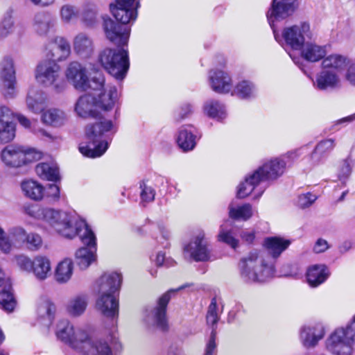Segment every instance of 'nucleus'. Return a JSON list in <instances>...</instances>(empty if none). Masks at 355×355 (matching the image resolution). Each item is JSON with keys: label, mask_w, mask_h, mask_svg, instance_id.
I'll return each mask as SVG.
<instances>
[{"label": "nucleus", "mask_w": 355, "mask_h": 355, "mask_svg": "<svg viewBox=\"0 0 355 355\" xmlns=\"http://www.w3.org/2000/svg\"><path fill=\"white\" fill-rule=\"evenodd\" d=\"M96 306L104 316L112 320L105 326L106 337H96L89 329L75 327L67 320L58 322L56 336L78 355H120L123 346L117 337L119 300L115 295H98Z\"/></svg>", "instance_id": "nucleus-1"}, {"label": "nucleus", "mask_w": 355, "mask_h": 355, "mask_svg": "<svg viewBox=\"0 0 355 355\" xmlns=\"http://www.w3.org/2000/svg\"><path fill=\"white\" fill-rule=\"evenodd\" d=\"M116 127L110 120L104 119L89 123L85 127L87 142L79 147L85 156L95 158L101 157L108 148Z\"/></svg>", "instance_id": "nucleus-2"}, {"label": "nucleus", "mask_w": 355, "mask_h": 355, "mask_svg": "<svg viewBox=\"0 0 355 355\" xmlns=\"http://www.w3.org/2000/svg\"><path fill=\"white\" fill-rule=\"evenodd\" d=\"M241 277L246 282H264L275 272L273 263H269L258 250H252L239 262Z\"/></svg>", "instance_id": "nucleus-3"}, {"label": "nucleus", "mask_w": 355, "mask_h": 355, "mask_svg": "<svg viewBox=\"0 0 355 355\" xmlns=\"http://www.w3.org/2000/svg\"><path fill=\"white\" fill-rule=\"evenodd\" d=\"M45 224L59 234L69 239L89 227L85 220L78 219L74 214L51 208L47 211Z\"/></svg>", "instance_id": "nucleus-4"}, {"label": "nucleus", "mask_w": 355, "mask_h": 355, "mask_svg": "<svg viewBox=\"0 0 355 355\" xmlns=\"http://www.w3.org/2000/svg\"><path fill=\"white\" fill-rule=\"evenodd\" d=\"M65 76L68 81L80 91H86L89 89L98 90L103 87L105 82L103 72L96 69H93V75L89 79L86 67L78 62L69 63Z\"/></svg>", "instance_id": "nucleus-5"}, {"label": "nucleus", "mask_w": 355, "mask_h": 355, "mask_svg": "<svg viewBox=\"0 0 355 355\" xmlns=\"http://www.w3.org/2000/svg\"><path fill=\"white\" fill-rule=\"evenodd\" d=\"M327 349L334 355H353L355 316L345 327L337 328L326 340Z\"/></svg>", "instance_id": "nucleus-6"}, {"label": "nucleus", "mask_w": 355, "mask_h": 355, "mask_svg": "<svg viewBox=\"0 0 355 355\" xmlns=\"http://www.w3.org/2000/svg\"><path fill=\"white\" fill-rule=\"evenodd\" d=\"M105 49L98 55L102 67L117 80H123L129 69L128 51L124 47Z\"/></svg>", "instance_id": "nucleus-7"}, {"label": "nucleus", "mask_w": 355, "mask_h": 355, "mask_svg": "<svg viewBox=\"0 0 355 355\" xmlns=\"http://www.w3.org/2000/svg\"><path fill=\"white\" fill-rule=\"evenodd\" d=\"M272 29L274 37L279 43L284 42L293 50H300L307 40H311L313 37L310 24L305 21L285 28L281 35L275 27Z\"/></svg>", "instance_id": "nucleus-8"}, {"label": "nucleus", "mask_w": 355, "mask_h": 355, "mask_svg": "<svg viewBox=\"0 0 355 355\" xmlns=\"http://www.w3.org/2000/svg\"><path fill=\"white\" fill-rule=\"evenodd\" d=\"M35 79L45 87H51L56 92H61L66 87V83L60 74V67L54 61L41 62L35 69Z\"/></svg>", "instance_id": "nucleus-9"}, {"label": "nucleus", "mask_w": 355, "mask_h": 355, "mask_svg": "<svg viewBox=\"0 0 355 355\" xmlns=\"http://www.w3.org/2000/svg\"><path fill=\"white\" fill-rule=\"evenodd\" d=\"M185 287L186 286H182L176 289L168 291L158 299L157 304L154 308L146 310L144 321L150 329H159L162 331L166 329V310L171 300V294Z\"/></svg>", "instance_id": "nucleus-10"}, {"label": "nucleus", "mask_w": 355, "mask_h": 355, "mask_svg": "<svg viewBox=\"0 0 355 355\" xmlns=\"http://www.w3.org/2000/svg\"><path fill=\"white\" fill-rule=\"evenodd\" d=\"M78 236L85 246L76 252L75 259L79 268L85 270L96 259V238L90 227Z\"/></svg>", "instance_id": "nucleus-11"}, {"label": "nucleus", "mask_w": 355, "mask_h": 355, "mask_svg": "<svg viewBox=\"0 0 355 355\" xmlns=\"http://www.w3.org/2000/svg\"><path fill=\"white\" fill-rule=\"evenodd\" d=\"M129 23L118 21L115 18H104L103 29L106 38L118 47L126 46L130 34V28L127 25Z\"/></svg>", "instance_id": "nucleus-12"}, {"label": "nucleus", "mask_w": 355, "mask_h": 355, "mask_svg": "<svg viewBox=\"0 0 355 355\" xmlns=\"http://www.w3.org/2000/svg\"><path fill=\"white\" fill-rule=\"evenodd\" d=\"M286 163L280 158H274L265 162L254 171V178L261 182L274 181L281 177L286 170Z\"/></svg>", "instance_id": "nucleus-13"}, {"label": "nucleus", "mask_w": 355, "mask_h": 355, "mask_svg": "<svg viewBox=\"0 0 355 355\" xmlns=\"http://www.w3.org/2000/svg\"><path fill=\"white\" fill-rule=\"evenodd\" d=\"M184 249L196 261H206L210 259V250L203 231L198 232Z\"/></svg>", "instance_id": "nucleus-14"}, {"label": "nucleus", "mask_w": 355, "mask_h": 355, "mask_svg": "<svg viewBox=\"0 0 355 355\" xmlns=\"http://www.w3.org/2000/svg\"><path fill=\"white\" fill-rule=\"evenodd\" d=\"M297 8V0H273L271 8L267 13L270 27L274 28L276 21L284 19L291 16Z\"/></svg>", "instance_id": "nucleus-15"}, {"label": "nucleus", "mask_w": 355, "mask_h": 355, "mask_svg": "<svg viewBox=\"0 0 355 355\" xmlns=\"http://www.w3.org/2000/svg\"><path fill=\"white\" fill-rule=\"evenodd\" d=\"M121 282V274L105 272L94 283V291L97 295H115L119 291Z\"/></svg>", "instance_id": "nucleus-16"}, {"label": "nucleus", "mask_w": 355, "mask_h": 355, "mask_svg": "<svg viewBox=\"0 0 355 355\" xmlns=\"http://www.w3.org/2000/svg\"><path fill=\"white\" fill-rule=\"evenodd\" d=\"M116 5L111 6V12L116 20L122 22H133L137 17L139 2L135 0H116Z\"/></svg>", "instance_id": "nucleus-17"}, {"label": "nucleus", "mask_w": 355, "mask_h": 355, "mask_svg": "<svg viewBox=\"0 0 355 355\" xmlns=\"http://www.w3.org/2000/svg\"><path fill=\"white\" fill-rule=\"evenodd\" d=\"M0 78L3 82V94L12 98L15 94V71L13 60L10 57H5L0 63Z\"/></svg>", "instance_id": "nucleus-18"}, {"label": "nucleus", "mask_w": 355, "mask_h": 355, "mask_svg": "<svg viewBox=\"0 0 355 355\" xmlns=\"http://www.w3.org/2000/svg\"><path fill=\"white\" fill-rule=\"evenodd\" d=\"M95 91L98 92L94 96L97 109L104 112L112 110L118 98L116 87L112 85H107L105 87L104 83L102 88Z\"/></svg>", "instance_id": "nucleus-19"}, {"label": "nucleus", "mask_w": 355, "mask_h": 355, "mask_svg": "<svg viewBox=\"0 0 355 355\" xmlns=\"http://www.w3.org/2000/svg\"><path fill=\"white\" fill-rule=\"evenodd\" d=\"M324 336V330L320 324L304 326L300 330V340L306 348L315 347Z\"/></svg>", "instance_id": "nucleus-20"}, {"label": "nucleus", "mask_w": 355, "mask_h": 355, "mask_svg": "<svg viewBox=\"0 0 355 355\" xmlns=\"http://www.w3.org/2000/svg\"><path fill=\"white\" fill-rule=\"evenodd\" d=\"M11 110L5 105L0 106V143L12 141L15 136V124L10 121Z\"/></svg>", "instance_id": "nucleus-21"}, {"label": "nucleus", "mask_w": 355, "mask_h": 355, "mask_svg": "<svg viewBox=\"0 0 355 355\" xmlns=\"http://www.w3.org/2000/svg\"><path fill=\"white\" fill-rule=\"evenodd\" d=\"M46 94L36 86H31L28 89L26 104L27 109L35 114L42 112L46 106Z\"/></svg>", "instance_id": "nucleus-22"}, {"label": "nucleus", "mask_w": 355, "mask_h": 355, "mask_svg": "<svg viewBox=\"0 0 355 355\" xmlns=\"http://www.w3.org/2000/svg\"><path fill=\"white\" fill-rule=\"evenodd\" d=\"M341 85L338 74L332 70L324 69L317 74L313 86L319 90H327L338 88Z\"/></svg>", "instance_id": "nucleus-23"}, {"label": "nucleus", "mask_w": 355, "mask_h": 355, "mask_svg": "<svg viewBox=\"0 0 355 355\" xmlns=\"http://www.w3.org/2000/svg\"><path fill=\"white\" fill-rule=\"evenodd\" d=\"M209 84L213 91L218 94L228 93L232 88L231 78L221 70L209 72Z\"/></svg>", "instance_id": "nucleus-24"}, {"label": "nucleus", "mask_w": 355, "mask_h": 355, "mask_svg": "<svg viewBox=\"0 0 355 355\" xmlns=\"http://www.w3.org/2000/svg\"><path fill=\"white\" fill-rule=\"evenodd\" d=\"M73 49L80 58H88L94 52L93 40L89 35L85 33H80L73 38Z\"/></svg>", "instance_id": "nucleus-25"}, {"label": "nucleus", "mask_w": 355, "mask_h": 355, "mask_svg": "<svg viewBox=\"0 0 355 355\" xmlns=\"http://www.w3.org/2000/svg\"><path fill=\"white\" fill-rule=\"evenodd\" d=\"M1 155L3 162L7 166L17 168L24 165L22 146H8L2 150Z\"/></svg>", "instance_id": "nucleus-26"}, {"label": "nucleus", "mask_w": 355, "mask_h": 355, "mask_svg": "<svg viewBox=\"0 0 355 355\" xmlns=\"http://www.w3.org/2000/svg\"><path fill=\"white\" fill-rule=\"evenodd\" d=\"M97 110L94 96L90 94L81 96L78 99L75 106L76 113L83 118L96 117Z\"/></svg>", "instance_id": "nucleus-27"}, {"label": "nucleus", "mask_w": 355, "mask_h": 355, "mask_svg": "<svg viewBox=\"0 0 355 355\" xmlns=\"http://www.w3.org/2000/svg\"><path fill=\"white\" fill-rule=\"evenodd\" d=\"M71 53V46L69 42L61 37L55 39L51 44L49 56L51 61H62L66 60Z\"/></svg>", "instance_id": "nucleus-28"}, {"label": "nucleus", "mask_w": 355, "mask_h": 355, "mask_svg": "<svg viewBox=\"0 0 355 355\" xmlns=\"http://www.w3.org/2000/svg\"><path fill=\"white\" fill-rule=\"evenodd\" d=\"M26 230L21 227H13L5 234L4 243L9 245L7 250H1L3 253H10L13 248H20L25 242Z\"/></svg>", "instance_id": "nucleus-29"}, {"label": "nucleus", "mask_w": 355, "mask_h": 355, "mask_svg": "<svg viewBox=\"0 0 355 355\" xmlns=\"http://www.w3.org/2000/svg\"><path fill=\"white\" fill-rule=\"evenodd\" d=\"M196 137L193 127L190 125H184L178 131L177 143L184 151H189L193 150L196 146Z\"/></svg>", "instance_id": "nucleus-30"}, {"label": "nucleus", "mask_w": 355, "mask_h": 355, "mask_svg": "<svg viewBox=\"0 0 355 355\" xmlns=\"http://www.w3.org/2000/svg\"><path fill=\"white\" fill-rule=\"evenodd\" d=\"M302 57L309 62H317L326 55L324 46L307 40L300 49Z\"/></svg>", "instance_id": "nucleus-31"}, {"label": "nucleus", "mask_w": 355, "mask_h": 355, "mask_svg": "<svg viewBox=\"0 0 355 355\" xmlns=\"http://www.w3.org/2000/svg\"><path fill=\"white\" fill-rule=\"evenodd\" d=\"M329 270L324 265H314L309 268L306 279L311 287H317L328 278Z\"/></svg>", "instance_id": "nucleus-32"}, {"label": "nucleus", "mask_w": 355, "mask_h": 355, "mask_svg": "<svg viewBox=\"0 0 355 355\" xmlns=\"http://www.w3.org/2000/svg\"><path fill=\"white\" fill-rule=\"evenodd\" d=\"M89 297L86 294H79L69 301L67 305V311L72 317L82 315L88 305Z\"/></svg>", "instance_id": "nucleus-33"}, {"label": "nucleus", "mask_w": 355, "mask_h": 355, "mask_svg": "<svg viewBox=\"0 0 355 355\" xmlns=\"http://www.w3.org/2000/svg\"><path fill=\"white\" fill-rule=\"evenodd\" d=\"M73 271V262L65 258L60 261L55 270L54 278L60 284L67 283L71 278Z\"/></svg>", "instance_id": "nucleus-34"}, {"label": "nucleus", "mask_w": 355, "mask_h": 355, "mask_svg": "<svg viewBox=\"0 0 355 355\" xmlns=\"http://www.w3.org/2000/svg\"><path fill=\"white\" fill-rule=\"evenodd\" d=\"M21 188L27 198L35 201L42 200L44 196V187L38 182L33 180L23 181Z\"/></svg>", "instance_id": "nucleus-35"}, {"label": "nucleus", "mask_w": 355, "mask_h": 355, "mask_svg": "<svg viewBox=\"0 0 355 355\" xmlns=\"http://www.w3.org/2000/svg\"><path fill=\"white\" fill-rule=\"evenodd\" d=\"M289 240L280 237H268L264 241V246L273 258L278 257L290 245Z\"/></svg>", "instance_id": "nucleus-36"}, {"label": "nucleus", "mask_w": 355, "mask_h": 355, "mask_svg": "<svg viewBox=\"0 0 355 355\" xmlns=\"http://www.w3.org/2000/svg\"><path fill=\"white\" fill-rule=\"evenodd\" d=\"M66 114L60 110L51 108L43 111L41 120L43 123L53 127H60L66 121Z\"/></svg>", "instance_id": "nucleus-37"}, {"label": "nucleus", "mask_w": 355, "mask_h": 355, "mask_svg": "<svg viewBox=\"0 0 355 355\" xmlns=\"http://www.w3.org/2000/svg\"><path fill=\"white\" fill-rule=\"evenodd\" d=\"M51 266L49 259L45 257L37 256L33 259L31 272L39 280L46 279L51 274Z\"/></svg>", "instance_id": "nucleus-38"}, {"label": "nucleus", "mask_w": 355, "mask_h": 355, "mask_svg": "<svg viewBox=\"0 0 355 355\" xmlns=\"http://www.w3.org/2000/svg\"><path fill=\"white\" fill-rule=\"evenodd\" d=\"M54 26V20L46 12H39L35 15L33 21L35 31L40 35H46Z\"/></svg>", "instance_id": "nucleus-39"}, {"label": "nucleus", "mask_w": 355, "mask_h": 355, "mask_svg": "<svg viewBox=\"0 0 355 355\" xmlns=\"http://www.w3.org/2000/svg\"><path fill=\"white\" fill-rule=\"evenodd\" d=\"M205 113L210 118L222 121L226 117L225 105L216 100H208L203 106Z\"/></svg>", "instance_id": "nucleus-40"}, {"label": "nucleus", "mask_w": 355, "mask_h": 355, "mask_svg": "<svg viewBox=\"0 0 355 355\" xmlns=\"http://www.w3.org/2000/svg\"><path fill=\"white\" fill-rule=\"evenodd\" d=\"M35 171L37 175L43 180L57 181L60 178L58 168L53 163H40L36 166Z\"/></svg>", "instance_id": "nucleus-41"}, {"label": "nucleus", "mask_w": 355, "mask_h": 355, "mask_svg": "<svg viewBox=\"0 0 355 355\" xmlns=\"http://www.w3.org/2000/svg\"><path fill=\"white\" fill-rule=\"evenodd\" d=\"M223 302L220 297H214L211 300V302L207 309V322L212 325V329L217 324L220 318V314L223 312Z\"/></svg>", "instance_id": "nucleus-42"}, {"label": "nucleus", "mask_w": 355, "mask_h": 355, "mask_svg": "<svg viewBox=\"0 0 355 355\" xmlns=\"http://www.w3.org/2000/svg\"><path fill=\"white\" fill-rule=\"evenodd\" d=\"M19 123L24 128H31V131L42 139L46 141H54L56 139L55 136L52 135L50 132H47L42 128L39 127L36 124H31V121L22 114H18L17 116Z\"/></svg>", "instance_id": "nucleus-43"}, {"label": "nucleus", "mask_w": 355, "mask_h": 355, "mask_svg": "<svg viewBox=\"0 0 355 355\" xmlns=\"http://www.w3.org/2000/svg\"><path fill=\"white\" fill-rule=\"evenodd\" d=\"M349 60L344 55L332 54L325 58L322 62L324 69L329 70H343L347 67Z\"/></svg>", "instance_id": "nucleus-44"}, {"label": "nucleus", "mask_w": 355, "mask_h": 355, "mask_svg": "<svg viewBox=\"0 0 355 355\" xmlns=\"http://www.w3.org/2000/svg\"><path fill=\"white\" fill-rule=\"evenodd\" d=\"M54 312L55 306L47 300L40 303L37 310L39 319L41 320L42 324L46 326L51 324Z\"/></svg>", "instance_id": "nucleus-45"}, {"label": "nucleus", "mask_w": 355, "mask_h": 355, "mask_svg": "<svg viewBox=\"0 0 355 355\" xmlns=\"http://www.w3.org/2000/svg\"><path fill=\"white\" fill-rule=\"evenodd\" d=\"M335 146V141L332 139L321 141L315 148L311 155V159L318 163L326 154L331 152Z\"/></svg>", "instance_id": "nucleus-46"}, {"label": "nucleus", "mask_w": 355, "mask_h": 355, "mask_svg": "<svg viewBox=\"0 0 355 355\" xmlns=\"http://www.w3.org/2000/svg\"><path fill=\"white\" fill-rule=\"evenodd\" d=\"M59 14L63 23L70 24L78 18L79 10L75 5L65 3L60 7Z\"/></svg>", "instance_id": "nucleus-47"}, {"label": "nucleus", "mask_w": 355, "mask_h": 355, "mask_svg": "<svg viewBox=\"0 0 355 355\" xmlns=\"http://www.w3.org/2000/svg\"><path fill=\"white\" fill-rule=\"evenodd\" d=\"M257 179V178H254V172L249 176H247L244 182L241 183L239 186L237 191L238 198H244L249 196L253 191L255 187L261 182L260 180Z\"/></svg>", "instance_id": "nucleus-48"}, {"label": "nucleus", "mask_w": 355, "mask_h": 355, "mask_svg": "<svg viewBox=\"0 0 355 355\" xmlns=\"http://www.w3.org/2000/svg\"><path fill=\"white\" fill-rule=\"evenodd\" d=\"M229 210L230 218L236 220H247L252 216V207L250 204H244L237 207L230 205Z\"/></svg>", "instance_id": "nucleus-49"}, {"label": "nucleus", "mask_w": 355, "mask_h": 355, "mask_svg": "<svg viewBox=\"0 0 355 355\" xmlns=\"http://www.w3.org/2000/svg\"><path fill=\"white\" fill-rule=\"evenodd\" d=\"M354 166V161L350 157L341 160L337 166V176L340 181L345 182L349 178Z\"/></svg>", "instance_id": "nucleus-50"}, {"label": "nucleus", "mask_w": 355, "mask_h": 355, "mask_svg": "<svg viewBox=\"0 0 355 355\" xmlns=\"http://www.w3.org/2000/svg\"><path fill=\"white\" fill-rule=\"evenodd\" d=\"M235 92L240 98H250L254 96L256 87L250 81L242 80L236 85Z\"/></svg>", "instance_id": "nucleus-51"}, {"label": "nucleus", "mask_w": 355, "mask_h": 355, "mask_svg": "<svg viewBox=\"0 0 355 355\" xmlns=\"http://www.w3.org/2000/svg\"><path fill=\"white\" fill-rule=\"evenodd\" d=\"M50 208H44L38 205H27L24 207V212L29 216L40 220L45 223L46 216Z\"/></svg>", "instance_id": "nucleus-52"}, {"label": "nucleus", "mask_w": 355, "mask_h": 355, "mask_svg": "<svg viewBox=\"0 0 355 355\" xmlns=\"http://www.w3.org/2000/svg\"><path fill=\"white\" fill-rule=\"evenodd\" d=\"M16 300L10 290H3L0 292V304L3 310L7 312H11L16 306Z\"/></svg>", "instance_id": "nucleus-53"}, {"label": "nucleus", "mask_w": 355, "mask_h": 355, "mask_svg": "<svg viewBox=\"0 0 355 355\" xmlns=\"http://www.w3.org/2000/svg\"><path fill=\"white\" fill-rule=\"evenodd\" d=\"M14 21L10 12H7L0 22V37H6L12 33Z\"/></svg>", "instance_id": "nucleus-54"}, {"label": "nucleus", "mask_w": 355, "mask_h": 355, "mask_svg": "<svg viewBox=\"0 0 355 355\" xmlns=\"http://www.w3.org/2000/svg\"><path fill=\"white\" fill-rule=\"evenodd\" d=\"M25 242L28 248L31 250H37L42 245V237L36 233L26 234Z\"/></svg>", "instance_id": "nucleus-55"}, {"label": "nucleus", "mask_w": 355, "mask_h": 355, "mask_svg": "<svg viewBox=\"0 0 355 355\" xmlns=\"http://www.w3.org/2000/svg\"><path fill=\"white\" fill-rule=\"evenodd\" d=\"M140 196L142 202H149L154 200L155 192L151 187L142 182L140 184Z\"/></svg>", "instance_id": "nucleus-56"}, {"label": "nucleus", "mask_w": 355, "mask_h": 355, "mask_svg": "<svg viewBox=\"0 0 355 355\" xmlns=\"http://www.w3.org/2000/svg\"><path fill=\"white\" fill-rule=\"evenodd\" d=\"M23 151L24 153V156H23L24 165L39 160L42 157V153L34 148L23 146Z\"/></svg>", "instance_id": "nucleus-57"}, {"label": "nucleus", "mask_w": 355, "mask_h": 355, "mask_svg": "<svg viewBox=\"0 0 355 355\" xmlns=\"http://www.w3.org/2000/svg\"><path fill=\"white\" fill-rule=\"evenodd\" d=\"M15 262L21 270L31 272L33 269V260L27 256L19 254L15 257Z\"/></svg>", "instance_id": "nucleus-58"}, {"label": "nucleus", "mask_w": 355, "mask_h": 355, "mask_svg": "<svg viewBox=\"0 0 355 355\" xmlns=\"http://www.w3.org/2000/svg\"><path fill=\"white\" fill-rule=\"evenodd\" d=\"M218 237V241L227 243L234 249H235L238 245V240L232 236L230 232L225 231L222 227H220Z\"/></svg>", "instance_id": "nucleus-59"}, {"label": "nucleus", "mask_w": 355, "mask_h": 355, "mask_svg": "<svg viewBox=\"0 0 355 355\" xmlns=\"http://www.w3.org/2000/svg\"><path fill=\"white\" fill-rule=\"evenodd\" d=\"M46 196L50 199L51 201L57 202L60 198V187L55 184H48L46 189H44Z\"/></svg>", "instance_id": "nucleus-60"}, {"label": "nucleus", "mask_w": 355, "mask_h": 355, "mask_svg": "<svg viewBox=\"0 0 355 355\" xmlns=\"http://www.w3.org/2000/svg\"><path fill=\"white\" fill-rule=\"evenodd\" d=\"M317 199V196L311 193L300 195L298 198L297 204L301 208H306L311 206Z\"/></svg>", "instance_id": "nucleus-61"}, {"label": "nucleus", "mask_w": 355, "mask_h": 355, "mask_svg": "<svg viewBox=\"0 0 355 355\" xmlns=\"http://www.w3.org/2000/svg\"><path fill=\"white\" fill-rule=\"evenodd\" d=\"M216 328H213L211 332L209 341L206 345L205 355H216Z\"/></svg>", "instance_id": "nucleus-62"}, {"label": "nucleus", "mask_w": 355, "mask_h": 355, "mask_svg": "<svg viewBox=\"0 0 355 355\" xmlns=\"http://www.w3.org/2000/svg\"><path fill=\"white\" fill-rule=\"evenodd\" d=\"M96 18V9L94 6H89L84 9L83 19L87 25L94 23Z\"/></svg>", "instance_id": "nucleus-63"}, {"label": "nucleus", "mask_w": 355, "mask_h": 355, "mask_svg": "<svg viewBox=\"0 0 355 355\" xmlns=\"http://www.w3.org/2000/svg\"><path fill=\"white\" fill-rule=\"evenodd\" d=\"M345 79L350 85L355 87V60H349L345 73Z\"/></svg>", "instance_id": "nucleus-64"}]
</instances>
